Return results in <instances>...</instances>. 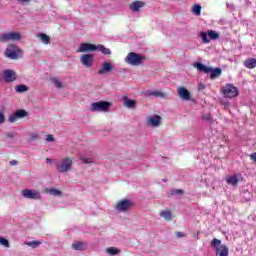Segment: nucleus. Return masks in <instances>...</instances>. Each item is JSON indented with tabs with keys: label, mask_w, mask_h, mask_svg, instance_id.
Returning <instances> with one entry per match:
<instances>
[{
	"label": "nucleus",
	"mask_w": 256,
	"mask_h": 256,
	"mask_svg": "<svg viewBox=\"0 0 256 256\" xmlns=\"http://www.w3.org/2000/svg\"><path fill=\"white\" fill-rule=\"evenodd\" d=\"M146 95L148 97H159L160 99H165V97H167V95L161 90H148L146 91Z\"/></svg>",
	"instance_id": "6ab92c4d"
},
{
	"label": "nucleus",
	"mask_w": 256,
	"mask_h": 256,
	"mask_svg": "<svg viewBox=\"0 0 256 256\" xmlns=\"http://www.w3.org/2000/svg\"><path fill=\"white\" fill-rule=\"evenodd\" d=\"M93 58V54H83L80 56V63L87 68L93 67Z\"/></svg>",
	"instance_id": "2eb2a0df"
},
{
	"label": "nucleus",
	"mask_w": 256,
	"mask_h": 256,
	"mask_svg": "<svg viewBox=\"0 0 256 256\" xmlns=\"http://www.w3.org/2000/svg\"><path fill=\"white\" fill-rule=\"evenodd\" d=\"M0 245L7 248L11 247V244H9V240L3 237H0Z\"/></svg>",
	"instance_id": "473e14b6"
},
{
	"label": "nucleus",
	"mask_w": 256,
	"mask_h": 256,
	"mask_svg": "<svg viewBox=\"0 0 256 256\" xmlns=\"http://www.w3.org/2000/svg\"><path fill=\"white\" fill-rule=\"evenodd\" d=\"M96 47H97V51H101V53H103V55H111V49L105 48L101 44L97 45Z\"/></svg>",
	"instance_id": "c85d7f7f"
},
{
	"label": "nucleus",
	"mask_w": 256,
	"mask_h": 256,
	"mask_svg": "<svg viewBox=\"0 0 256 256\" xmlns=\"http://www.w3.org/2000/svg\"><path fill=\"white\" fill-rule=\"evenodd\" d=\"M131 207H133V202H131L128 199H123V200H120L119 202H117L115 209H116V211L125 213V212L129 211V209H131Z\"/></svg>",
	"instance_id": "1a4fd4ad"
},
{
	"label": "nucleus",
	"mask_w": 256,
	"mask_h": 256,
	"mask_svg": "<svg viewBox=\"0 0 256 256\" xmlns=\"http://www.w3.org/2000/svg\"><path fill=\"white\" fill-rule=\"evenodd\" d=\"M46 141L53 142V141H55V138L53 137V135L48 134L47 137H46Z\"/></svg>",
	"instance_id": "4c0bfd02"
},
{
	"label": "nucleus",
	"mask_w": 256,
	"mask_h": 256,
	"mask_svg": "<svg viewBox=\"0 0 256 256\" xmlns=\"http://www.w3.org/2000/svg\"><path fill=\"white\" fill-rule=\"evenodd\" d=\"M226 183L228 185H232L233 187H237V185L239 184V178H237V176L235 175L229 176L226 180Z\"/></svg>",
	"instance_id": "b1692460"
},
{
	"label": "nucleus",
	"mask_w": 256,
	"mask_h": 256,
	"mask_svg": "<svg viewBox=\"0 0 256 256\" xmlns=\"http://www.w3.org/2000/svg\"><path fill=\"white\" fill-rule=\"evenodd\" d=\"M113 71V65L110 62H104L102 68L98 70V75H105V73H111Z\"/></svg>",
	"instance_id": "a211bd4d"
},
{
	"label": "nucleus",
	"mask_w": 256,
	"mask_h": 256,
	"mask_svg": "<svg viewBox=\"0 0 256 256\" xmlns=\"http://www.w3.org/2000/svg\"><path fill=\"white\" fill-rule=\"evenodd\" d=\"M244 65L247 69H255L256 67V59L250 58L244 62Z\"/></svg>",
	"instance_id": "393cba45"
},
{
	"label": "nucleus",
	"mask_w": 256,
	"mask_h": 256,
	"mask_svg": "<svg viewBox=\"0 0 256 256\" xmlns=\"http://www.w3.org/2000/svg\"><path fill=\"white\" fill-rule=\"evenodd\" d=\"M53 83H54L55 87H57L58 89H61V87H63V84L57 78L53 79Z\"/></svg>",
	"instance_id": "c9c22d12"
},
{
	"label": "nucleus",
	"mask_w": 256,
	"mask_h": 256,
	"mask_svg": "<svg viewBox=\"0 0 256 256\" xmlns=\"http://www.w3.org/2000/svg\"><path fill=\"white\" fill-rule=\"evenodd\" d=\"M185 191H183L182 189H174L171 192V195H184Z\"/></svg>",
	"instance_id": "f704fd0d"
},
{
	"label": "nucleus",
	"mask_w": 256,
	"mask_h": 256,
	"mask_svg": "<svg viewBox=\"0 0 256 256\" xmlns=\"http://www.w3.org/2000/svg\"><path fill=\"white\" fill-rule=\"evenodd\" d=\"M17 160H12V161H10V165H12V166H15V165H17Z\"/></svg>",
	"instance_id": "c03bdc74"
},
{
	"label": "nucleus",
	"mask_w": 256,
	"mask_h": 256,
	"mask_svg": "<svg viewBox=\"0 0 256 256\" xmlns=\"http://www.w3.org/2000/svg\"><path fill=\"white\" fill-rule=\"evenodd\" d=\"M3 79L5 83H13V81H17V73L13 70H4L3 71Z\"/></svg>",
	"instance_id": "ddd939ff"
},
{
	"label": "nucleus",
	"mask_w": 256,
	"mask_h": 256,
	"mask_svg": "<svg viewBox=\"0 0 256 256\" xmlns=\"http://www.w3.org/2000/svg\"><path fill=\"white\" fill-rule=\"evenodd\" d=\"M250 159L251 161H254V163H256V152L250 154Z\"/></svg>",
	"instance_id": "ea45409f"
},
{
	"label": "nucleus",
	"mask_w": 256,
	"mask_h": 256,
	"mask_svg": "<svg viewBox=\"0 0 256 256\" xmlns=\"http://www.w3.org/2000/svg\"><path fill=\"white\" fill-rule=\"evenodd\" d=\"M25 245H27L28 247H32V249H36V247H39V245H41V241H30V242H25Z\"/></svg>",
	"instance_id": "c756f323"
},
{
	"label": "nucleus",
	"mask_w": 256,
	"mask_h": 256,
	"mask_svg": "<svg viewBox=\"0 0 256 256\" xmlns=\"http://www.w3.org/2000/svg\"><path fill=\"white\" fill-rule=\"evenodd\" d=\"M176 237H178V239H181V237H187V234L183 232H176Z\"/></svg>",
	"instance_id": "58836bf2"
},
{
	"label": "nucleus",
	"mask_w": 256,
	"mask_h": 256,
	"mask_svg": "<svg viewBox=\"0 0 256 256\" xmlns=\"http://www.w3.org/2000/svg\"><path fill=\"white\" fill-rule=\"evenodd\" d=\"M27 115H29L27 110L19 109L8 117V121L9 123H15L18 119H23L24 117H27Z\"/></svg>",
	"instance_id": "9b49d317"
},
{
	"label": "nucleus",
	"mask_w": 256,
	"mask_h": 256,
	"mask_svg": "<svg viewBox=\"0 0 256 256\" xmlns=\"http://www.w3.org/2000/svg\"><path fill=\"white\" fill-rule=\"evenodd\" d=\"M24 199H34L35 201L41 200V193L37 190L24 189L21 191Z\"/></svg>",
	"instance_id": "9d476101"
},
{
	"label": "nucleus",
	"mask_w": 256,
	"mask_h": 256,
	"mask_svg": "<svg viewBox=\"0 0 256 256\" xmlns=\"http://www.w3.org/2000/svg\"><path fill=\"white\" fill-rule=\"evenodd\" d=\"M201 5H199V4H195L193 7H192V13L194 14V15H197V16H199V15H201Z\"/></svg>",
	"instance_id": "7c9ffc66"
},
{
	"label": "nucleus",
	"mask_w": 256,
	"mask_h": 256,
	"mask_svg": "<svg viewBox=\"0 0 256 256\" xmlns=\"http://www.w3.org/2000/svg\"><path fill=\"white\" fill-rule=\"evenodd\" d=\"M106 253H108V255H119V253H121V249L115 247H108L106 249Z\"/></svg>",
	"instance_id": "cd10ccee"
},
{
	"label": "nucleus",
	"mask_w": 256,
	"mask_h": 256,
	"mask_svg": "<svg viewBox=\"0 0 256 256\" xmlns=\"http://www.w3.org/2000/svg\"><path fill=\"white\" fill-rule=\"evenodd\" d=\"M86 248L87 244L85 242H74L72 244V249H74V251H85Z\"/></svg>",
	"instance_id": "412c9836"
},
{
	"label": "nucleus",
	"mask_w": 256,
	"mask_h": 256,
	"mask_svg": "<svg viewBox=\"0 0 256 256\" xmlns=\"http://www.w3.org/2000/svg\"><path fill=\"white\" fill-rule=\"evenodd\" d=\"M46 193H49V195H53L54 197H61L62 195V192L55 188L46 189Z\"/></svg>",
	"instance_id": "a878e982"
},
{
	"label": "nucleus",
	"mask_w": 256,
	"mask_h": 256,
	"mask_svg": "<svg viewBox=\"0 0 256 256\" xmlns=\"http://www.w3.org/2000/svg\"><path fill=\"white\" fill-rule=\"evenodd\" d=\"M6 137H8L9 139H13L14 137L13 132H7Z\"/></svg>",
	"instance_id": "37998d69"
},
{
	"label": "nucleus",
	"mask_w": 256,
	"mask_h": 256,
	"mask_svg": "<svg viewBox=\"0 0 256 256\" xmlns=\"http://www.w3.org/2000/svg\"><path fill=\"white\" fill-rule=\"evenodd\" d=\"M145 5L146 3L144 1L136 0L129 5V9L132 11V13H140L141 9H143Z\"/></svg>",
	"instance_id": "4468645a"
},
{
	"label": "nucleus",
	"mask_w": 256,
	"mask_h": 256,
	"mask_svg": "<svg viewBox=\"0 0 256 256\" xmlns=\"http://www.w3.org/2000/svg\"><path fill=\"white\" fill-rule=\"evenodd\" d=\"M209 39H219V34L213 30L208 31Z\"/></svg>",
	"instance_id": "2f4dec72"
},
{
	"label": "nucleus",
	"mask_w": 256,
	"mask_h": 256,
	"mask_svg": "<svg viewBox=\"0 0 256 256\" xmlns=\"http://www.w3.org/2000/svg\"><path fill=\"white\" fill-rule=\"evenodd\" d=\"M8 41H21V34L19 32H9L0 36L1 43H7Z\"/></svg>",
	"instance_id": "6e6552de"
},
{
	"label": "nucleus",
	"mask_w": 256,
	"mask_h": 256,
	"mask_svg": "<svg viewBox=\"0 0 256 256\" xmlns=\"http://www.w3.org/2000/svg\"><path fill=\"white\" fill-rule=\"evenodd\" d=\"M200 37H201L203 43H210V42H211V40H209V39L207 38V33H205V32H202V33L200 34Z\"/></svg>",
	"instance_id": "72a5a7b5"
},
{
	"label": "nucleus",
	"mask_w": 256,
	"mask_h": 256,
	"mask_svg": "<svg viewBox=\"0 0 256 256\" xmlns=\"http://www.w3.org/2000/svg\"><path fill=\"white\" fill-rule=\"evenodd\" d=\"M160 217H163L165 221H173V212L171 210H163L160 212Z\"/></svg>",
	"instance_id": "aec40b11"
},
{
	"label": "nucleus",
	"mask_w": 256,
	"mask_h": 256,
	"mask_svg": "<svg viewBox=\"0 0 256 256\" xmlns=\"http://www.w3.org/2000/svg\"><path fill=\"white\" fill-rule=\"evenodd\" d=\"M177 93H178L180 99H183V101L191 100V92H189V90H187V88L180 86L177 88Z\"/></svg>",
	"instance_id": "dca6fc26"
},
{
	"label": "nucleus",
	"mask_w": 256,
	"mask_h": 256,
	"mask_svg": "<svg viewBox=\"0 0 256 256\" xmlns=\"http://www.w3.org/2000/svg\"><path fill=\"white\" fill-rule=\"evenodd\" d=\"M194 67L198 71H202V73H210V79H217V77H221V73H223V70L221 68H211L205 66L203 63H195Z\"/></svg>",
	"instance_id": "f257e3e1"
},
{
	"label": "nucleus",
	"mask_w": 256,
	"mask_h": 256,
	"mask_svg": "<svg viewBox=\"0 0 256 256\" xmlns=\"http://www.w3.org/2000/svg\"><path fill=\"white\" fill-rule=\"evenodd\" d=\"M147 124L150 127H159V125H161V116L159 115L149 116L147 119Z\"/></svg>",
	"instance_id": "f3484780"
},
{
	"label": "nucleus",
	"mask_w": 256,
	"mask_h": 256,
	"mask_svg": "<svg viewBox=\"0 0 256 256\" xmlns=\"http://www.w3.org/2000/svg\"><path fill=\"white\" fill-rule=\"evenodd\" d=\"M51 161H52V160L49 159V158L46 159V163H51Z\"/></svg>",
	"instance_id": "a18cd8bd"
},
{
	"label": "nucleus",
	"mask_w": 256,
	"mask_h": 256,
	"mask_svg": "<svg viewBox=\"0 0 256 256\" xmlns=\"http://www.w3.org/2000/svg\"><path fill=\"white\" fill-rule=\"evenodd\" d=\"M0 123H5V116L3 113H0Z\"/></svg>",
	"instance_id": "79ce46f5"
},
{
	"label": "nucleus",
	"mask_w": 256,
	"mask_h": 256,
	"mask_svg": "<svg viewBox=\"0 0 256 256\" xmlns=\"http://www.w3.org/2000/svg\"><path fill=\"white\" fill-rule=\"evenodd\" d=\"M202 119H204L205 121H213V116H211V114H205Z\"/></svg>",
	"instance_id": "e433bc0d"
},
{
	"label": "nucleus",
	"mask_w": 256,
	"mask_h": 256,
	"mask_svg": "<svg viewBox=\"0 0 256 256\" xmlns=\"http://www.w3.org/2000/svg\"><path fill=\"white\" fill-rule=\"evenodd\" d=\"M111 109V102L107 101H99V102H94L90 106V111L92 112H101V113H107Z\"/></svg>",
	"instance_id": "423d86ee"
},
{
	"label": "nucleus",
	"mask_w": 256,
	"mask_h": 256,
	"mask_svg": "<svg viewBox=\"0 0 256 256\" xmlns=\"http://www.w3.org/2000/svg\"><path fill=\"white\" fill-rule=\"evenodd\" d=\"M124 106L128 107V109H135V105H137V102L135 100L128 99V97H123Z\"/></svg>",
	"instance_id": "4be33fe9"
},
{
	"label": "nucleus",
	"mask_w": 256,
	"mask_h": 256,
	"mask_svg": "<svg viewBox=\"0 0 256 256\" xmlns=\"http://www.w3.org/2000/svg\"><path fill=\"white\" fill-rule=\"evenodd\" d=\"M81 161L85 164L91 163V160L89 158H81Z\"/></svg>",
	"instance_id": "a19ab883"
},
{
	"label": "nucleus",
	"mask_w": 256,
	"mask_h": 256,
	"mask_svg": "<svg viewBox=\"0 0 256 256\" xmlns=\"http://www.w3.org/2000/svg\"><path fill=\"white\" fill-rule=\"evenodd\" d=\"M221 93L224 97L233 99V97H237V95H239V89L233 86V84H227L222 88Z\"/></svg>",
	"instance_id": "0eeeda50"
},
{
	"label": "nucleus",
	"mask_w": 256,
	"mask_h": 256,
	"mask_svg": "<svg viewBox=\"0 0 256 256\" xmlns=\"http://www.w3.org/2000/svg\"><path fill=\"white\" fill-rule=\"evenodd\" d=\"M16 93H25V91H29V87L24 84L16 85L15 86Z\"/></svg>",
	"instance_id": "bb28decb"
},
{
	"label": "nucleus",
	"mask_w": 256,
	"mask_h": 256,
	"mask_svg": "<svg viewBox=\"0 0 256 256\" xmlns=\"http://www.w3.org/2000/svg\"><path fill=\"white\" fill-rule=\"evenodd\" d=\"M73 169V158L66 157L56 163L58 173H67Z\"/></svg>",
	"instance_id": "39448f33"
},
{
	"label": "nucleus",
	"mask_w": 256,
	"mask_h": 256,
	"mask_svg": "<svg viewBox=\"0 0 256 256\" xmlns=\"http://www.w3.org/2000/svg\"><path fill=\"white\" fill-rule=\"evenodd\" d=\"M37 37L39 40H41L43 45H49V43H51V38L45 33H40L37 35Z\"/></svg>",
	"instance_id": "5701e85b"
},
{
	"label": "nucleus",
	"mask_w": 256,
	"mask_h": 256,
	"mask_svg": "<svg viewBox=\"0 0 256 256\" xmlns=\"http://www.w3.org/2000/svg\"><path fill=\"white\" fill-rule=\"evenodd\" d=\"M211 247L215 250L216 256H229V248L225 244H221V240L214 238L211 241Z\"/></svg>",
	"instance_id": "7ed1b4c3"
},
{
	"label": "nucleus",
	"mask_w": 256,
	"mask_h": 256,
	"mask_svg": "<svg viewBox=\"0 0 256 256\" xmlns=\"http://www.w3.org/2000/svg\"><path fill=\"white\" fill-rule=\"evenodd\" d=\"M145 61V56L137 54L135 52H130L125 58V63L132 65L133 67H139Z\"/></svg>",
	"instance_id": "20e7f679"
},
{
	"label": "nucleus",
	"mask_w": 256,
	"mask_h": 256,
	"mask_svg": "<svg viewBox=\"0 0 256 256\" xmlns=\"http://www.w3.org/2000/svg\"><path fill=\"white\" fill-rule=\"evenodd\" d=\"M5 57L8 59H12L13 61H17V59H21L23 57V50H21L15 44H9L4 53Z\"/></svg>",
	"instance_id": "f03ea898"
},
{
	"label": "nucleus",
	"mask_w": 256,
	"mask_h": 256,
	"mask_svg": "<svg viewBox=\"0 0 256 256\" xmlns=\"http://www.w3.org/2000/svg\"><path fill=\"white\" fill-rule=\"evenodd\" d=\"M32 139H37V135L32 136Z\"/></svg>",
	"instance_id": "49530a36"
},
{
	"label": "nucleus",
	"mask_w": 256,
	"mask_h": 256,
	"mask_svg": "<svg viewBox=\"0 0 256 256\" xmlns=\"http://www.w3.org/2000/svg\"><path fill=\"white\" fill-rule=\"evenodd\" d=\"M97 51V45L91 43H82L78 48V53H93Z\"/></svg>",
	"instance_id": "f8f14e48"
}]
</instances>
